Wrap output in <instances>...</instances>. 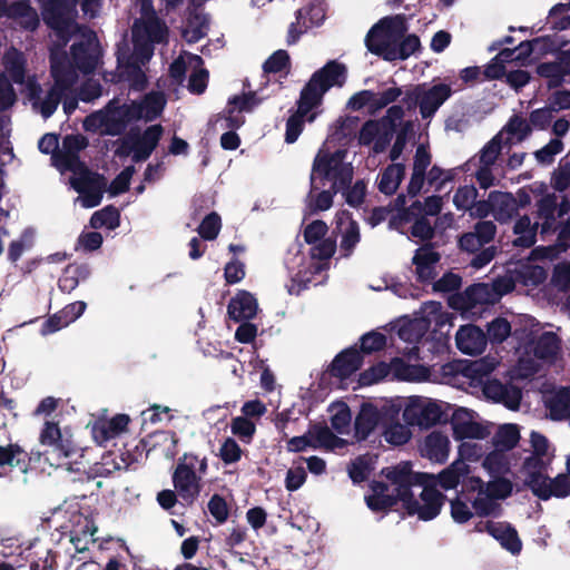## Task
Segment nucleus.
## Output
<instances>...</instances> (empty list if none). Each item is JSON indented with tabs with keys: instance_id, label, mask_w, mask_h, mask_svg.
<instances>
[{
	"instance_id": "obj_1",
	"label": "nucleus",
	"mask_w": 570,
	"mask_h": 570,
	"mask_svg": "<svg viewBox=\"0 0 570 570\" xmlns=\"http://www.w3.org/2000/svg\"><path fill=\"white\" fill-rule=\"evenodd\" d=\"M345 65L330 60L316 70L299 92L297 109L286 120L285 142L294 144L302 134L305 121L313 122L316 118L313 109L320 107L324 95L334 86L342 87L346 81Z\"/></svg>"
},
{
	"instance_id": "obj_2",
	"label": "nucleus",
	"mask_w": 570,
	"mask_h": 570,
	"mask_svg": "<svg viewBox=\"0 0 570 570\" xmlns=\"http://www.w3.org/2000/svg\"><path fill=\"white\" fill-rule=\"evenodd\" d=\"M346 154L345 149L335 151L320 149L317 151L309 175L312 191L318 190L317 179L322 186L330 183V188L338 189V191L352 184L354 170L352 164L345 161Z\"/></svg>"
},
{
	"instance_id": "obj_3",
	"label": "nucleus",
	"mask_w": 570,
	"mask_h": 570,
	"mask_svg": "<svg viewBox=\"0 0 570 570\" xmlns=\"http://www.w3.org/2000/svg\"><path fill=\"white\" fill-rule=\"evenodd\" d=\"M207 469L206 456L200 459L194 453H184L178 459L173 473V484L187 504H193L199 495L202 475L206 474Z\"/></svg>"
},
{
	"instance_id": "obj_4",
	"label": "nucleus",
	"mask_w": 570,
	"mask_h": 570,
	"mask_svg": "<svg viewBox=\"0 0 570 570\" xmlns=\"http://www.w3.org/2000/svg\"><path fill=\"white\" fill-rule=\"evenodd\" d=\"M409 30L406 17L395 14L380 19L367 32L365 46L367 50L389 61L387 52L392 51L397 39Z\"/></svg>"
},
{
	"instance_id": "obj_5",
	"label": "nucleus",
	"mask_w": 570,
	"mask_h": 570,
	"mask_svg": "<svg viewBox=\"0 0 570 570\" xmlns=\"http://www.w3.org/2000/svg\"><path fill=\"white\" fill-rule=\"evenodd\" d=\"M41 14L46 26L67 43L72 36L76 23V6L78 0H40Z\"/></svg>"
},
{
	"instance_id": "obj_6",
	"label": "nucleus",
	"mask_w": 570,
	"mask_h": 570,
	"mask_svg": "<svg viewBox=\"0 0 570 570\" xmlns=\"http://www.w3.org/2000/svg\"><path fill=\"white\" fill-rule=\"evenodd\" d=\"M70 171L75 175L70 180L71 187L81 196L82 206L94 208L100 205L107 188L105 176L90 170L86 164Z\"/></svg>"
},
{
	"instance_id": "obj_7",
	"label": "nucleus",
	"mask_w": 570,
	"mask_h": 570,
	"mask_svg": "<svg viewBox=\"0 0 570 570\" xmlns=\"http://www.w3.org/2000/svg\"><path fill=\"white\" fill-rule=\"evenodd\" d=\"M381 474L394 487V493L401 500L402 505L414 495L413 487L424 485L432 478V475L424 472H414L410 461L384 468Z\"/></svg>"
},
{
	"instance_id": "obj_8",
	"label": "nucleus",
	"mask_w": 570,
	"mask_h": 570,
	"mask_svg": "<svg viewBox=\"0 0 570 570\" xmlns=\"http://www.w3.org/2000/svg\"><path fill=\"white\" fill-rule=\"evenodd\" d=\"M40 443L50 448L47 453L56 455L58 460L66 459L69 464H80L77 456L85 458L87 449L78 448L69 438L65 436L56 422L47 421L40 433Z\"/></svg>"
},
{
	"instance_id": "obj_9",
	"label": "nucleus",
	"mask_w": 570,
	"mask_h": 570,
	"mask_svg": "<svg viewBox=\"0 0 570 570\" xmlns=\"http://www.w3.org/2000/svg\"><path fill=\"white\" fill-rule=\"evenodd\" d=\"M570 213V199L567 196L558 202L556 194H547L537 202V218L540 220L541 236L552 235L557 232V219Z\"/></svg>"
},
{
	"instance_id": "obj_10",
	"label": "nucleus",
	"mask_w": 570,
	"mask_h": 570,
	"mask_svg": "<svg viewBox=\"0 0 570 570\" xmlns=\"http://www.w3.org/2000/svg\"><path fill=\"white\" fill-rule=\"evenodd\" d=\"M420 499L422 503L413 495L403 504L409 515H417L420 520L430 521L435 519L444 504L446 497L434 487L422 485Z\"/></svg>"
},
{
	"instance_id": "obj_11",
	"label": "nucleus",
	"mask_w": 570,
	"mask_h": 570,
	"mask_svg": "<svg viewBox=\"0 0 570 570\" xmlns=\"http://www.w3.org/2000/svg\"><path fill=\"white\" fill-rule=\"evenodd\" d=\"M51 75L55 82L40 104V114L45 119L50 118L55 114L65 92L71 87L75 79L72 71L65 66L53 65L51 67Z\"/></svg>"
},
{
	"instance_id": "obj_12",
	"label": "nucleus",
	"mask_w": 570,
	"mask_h": 570,
	"mask_svg": "<svg viewBox=\"0 0 570 570\" xmlns=\"http://www.w3.org/2000/svg\"><path fill=\"white\" fill-rule=\"evenodd\" d=\"M136 109L132 108L131 102L120 104L117 98L109 100L101 109L105 124L104 135L119 136L124 134L130 122L137 121V114L134 112L137 111Z\"/></svg>"
},
{
	"instance_id": "obj_13",
	"label": "nucleus",
	"mask_w": 570,
	"mask_h": 570,
	"mask_svg": "<svg viewBox=\"0 0 570 570\" xmlns=\"http://www.w3.org/2000/svg\"><path fill=\"white\" fill-rule=\"evenodd\" d=\"M441 261V254L433 250V245L426 243L417 248L412 257V264L415 266V278L420 284L432 283L438 273L436 265Z\"/></svg>"
},
{
	"instance_id": "obj_14",
	"label": "nucleus",
	"mask_w": 570,
	"mask_h": 570,
	"mask_svg": "<svg viewBox=\"0 0 570 570\" xmlns=\"http://www.w3.org/2000/svg\"><path fill=\"white\" fill-rule=\"evenodd\" d=\"M412 414L411 424H416L423 429H430L436 424L445 423L448 414L442 410L436 401H420L405 411V415Z\"/></svg>"
},
{
	"instance_id": "obj_15",
	"label": "nucleus",
	"mask_w": 570,
	"mask_h": 570,
	"mask_svg": "<svg viewBox=\"0 0 570 570\" xmlns=\"http://www.w3.org/2000/svg\"><path fill=\"white\" fill-rule=\"evenodd\" d=\"M87 146L88 139L85 136L67 135L62 140V150L53 155V160L67 170L85 165L79 157V153Z\"/></svg>"
},
{
	"instance_id": "obj_16",
	"label": "nucleus",
	"mask_w": 570,
	"mask_h": 570,
	"mask_svg": "<svg viewBox=\"0 0 570 570\" xmlns=\"http://www.w3.org/2000/svg\"><path fill=\"white\" fill-rule=\"evenodd\" d=\"M459 351L466 355H479L487 347V335L483 330L474 324L461 326L455 335Z\"/></svg>"
},
{
	"instance_id": "obj_17",
	"label": "nucleus",
	"mask_w": 570,
	"mask_h": 570,
	"mask_svg": "<svg viewBox=\"0 0 570 570\" xmlns=\"http://www.w3.org/2000/svg\"><path fill=\"white\" fill-rule=\"evenodd\" d=\"M363 364V356L355 347H348L340 352L332 361L328 373L331 376L345 380L357 372Z\"/></svg>"
},
{
	"instance_id": "obj_18",
	"label": "nucleus",
	"mask_w": 570,
	"mask_h": 570,
	"mask_svg": "<svg viewBox=\"0 0 570 570\" xmlns=\"http://www.w3.org/2000/svg\"><path fill=\"white\" fill-rule=\"evenodd\" d=\"M452 94L451 86L446 83L433 85L429 89L421 85V117L432 118Z\"/></svg>"
},
{
	"instance_id": "obj_19",
	"label": "nucleus",
	"mask_w": 570,
	"mask_h": 570,
	"mask_svg": "<svg viewBox=\"0 0 570 570\" xmlns=\"http://www.w3.org/2000/svg\"><path fill=\"white\" fill-rule=\"evenodd\" d=\"M553 454L550 458L531 453L521 465L520 471L525 475L524 485L533 492L541 482L546 481L548 469L552 463Z\"/></svg>"
},
{
	"instance_id": "obj_20",
	"label": "nucleus",
	"mask_w": 570,
	"mask_h": 570,
	"mask_svg": "<svg viewBox=\"0 0 570 570\" xmlns=\"http://www.w3.org/2000/svg\"><path fill=\"white\" fill-rule=\"evenodd\" d=\"M163 132V126L157 124L147 127L141 135L134 134L135 155H132V161L141 163L147 160L157 148Z\"/></svg>"
},
{
	"instance_id": "obj_21",
	"label": "nucleus",
	"mask_w": 570,
	"mask_h": 570,
	"mask_svg": "<svg viewBox=\"0 0 570 570\" xmlns=\"http://www.w3.org/2000/svg\"><path fill=\"white\" fill-rule=\"evenodd\" d=\"M370 490L371 493L365 495V502L373 512H387L401 502L394 492L389 493L390 485L383 481L373 480Z\"/></svg>"
},
{
	"instance_id": "obj_22",
	"label": "nucleus",
	"mask_w": 570,
	"mask_h": 570,
	"mask_svg": "<svg viewBox=\"0 0 570 570\" xmlns=\"http://www.w3.org/2000/svg\"><path fill=\"white\" fill-rule=\"evenodd\" d=\"M257 299L247 291H239L228 303L227 314L235 322L249 321L256 316Z\"/></svg>"
},
{
	"instance_id": "obj_23",
	"label": "nucleus",
	"mask_w": 570,
	"mask_h": 570,
	"mask_svg": "<svg viewBox=\"0 0 570 570\" xmlns=\"http://www.w3.org/2000/svg\"><path fill=\"white\" fill-rule=\"evenodd\" d=\"M129 422L127 414H116L110 420L96 422L92 426V438L97 444L104 445L125 432Z\"/></svg>"
},
{
	"instance_id": "obj_24",
	"label": "nucleus",
	"mask_w": 570,
	"mask_h": 570,
	"mask_svg": "<svg viewBox=\"0 0 570 570\" xmlns=\"http://www.w3.org/2000/svg\"><path fill=\"white\" fill-rule=\"evenodd\" d=\"M383 413L372 403H363L354 421V433L358 441L366 440L375 430Z\"/></svg>"
},
{
	"instance_id": "obj_25",
	"label": "nucleus",
	"mask_w": 570,
	"mask_h": 570,
	"mask_svg": "<svg viewBox=\"0 0 570 570\" xmlns=\"http://www.w3.org/2000/svg\"><path fill=\"white\" fill-rule=\"evenodd\" d=\"M532 493L543 501L552 497L559 499L568 498L570 495V478L566 473H559L556 478L547 475L546 481L533 489Z\"/></svg>"
},
{
	"instance_id": "obj_26",
	"label": "nucleus",
	"mask_w": 570,
	"mask_h": 570,
	"mask_svg": "<svg viewBox=\"0 0 570 570\" xmlns=\"http://www.w3.org/2000/svg\"><path fill=\"white\" fill-rule=\"evenodd\" d=\"M132 108H137V111H134L136 115V120L144 119L146 121H153L157 119L165 106L166 99L163 92L151 91L140 100V101H131Z\"/></svg>"
},
{
	"instance_id": "obj_27",
	"label": "nucleus",
	"mask_w": 570,
	"mask_h": 570,
	"mask_svg": "<svg viewBox=\"0 0 570 570\" xmlns=\"http://www.w3.org/2000/svg\"><path fill=\"white\" fill-rule=\"evenodd\" d=\"M91 274L90 266L86 263H72L67 265L58 279V287L62 293L70 294L81 282L89 278Z\"/></svg>"
},
{
	"instance_id": "obj_28",
	"label": "nucleus",
	"mask_w": 570,
	"mask_h": 570,
	"mask_svg": "<svg viewBox=\"0 0 570 570\" xmlns=\"http://www.w3.org/2000/svg\"><path fill=\"white\" fill-rule=\"evenodd\" d=\"M490 535L494 538L500 543V546L511 554H519L522 550V542L518 531L509 522H495L494 528L490 531Z\"/></svg>"
},
{
	"instance_id": "obj_29",
	"label": "nucleus",
	"mask_w": 570,
	"mask_h": 570,
	"mask_svg": "<svg viewBox=\"0 0 570 570\" xmlns=\"http://www.w3.org/2000/svg\"><path fill=\"white\" fill-rule=\"evenodd\" d=\"M30 461L29 453L18 443H10L6 446L0 444V466L8 465L18 469L22 473H27ZM0 476H2L1 473Z\"/></svg>"
},
{
	"instance_id": "obj_30",
	"label": "nucleus",
	"mask_w": 570,
	"mask_h": 570,
	"mask_svg": "<svg viewBox=\"0 0 570 570\" xmlns=\"http://www.w3.org/2000/svg\"><path fill=\"white\" fill-rule=\"evenodd\" d=\"M70 56L75 67L82 73H91L97 68L98 57L91 52L90 41L72 43Z\"/></svg>"
},
{
	"instance_id": "obj_31",
	"label": "nucleus",
	"mask_w": 570,
	"mask_h": 570,
	"mask_svg": "<svg viewBox=\"0 0 570 570\" xmlns=\"http://www.w3.org/2000/svg\"><path fill=\"white\" fill-rule=\"evenodd\" d=\"M4 17L10 19H22L21 26L26 30L35 31L39 26L38 13L27 0L13 1L10 4L7 3Z\"/></svg>"
},
{
	"instance_id": "obj_32",
	"label": "nucleus",
	"mask_w": 570,
	"mask_h": 570,
	"mask_svg": "<svg viewBox=\"0 0 570 570\" xmlns=\"http://www.w3.org/2000/svg\"><path fill=\"white\" fill-rule=\"evenodd\" d=\"M450 441L441 432H432L425 438V455L438 463H444L449 456Z\"/></svg>"
},
{
	"instance_id": "obj_33",
	"label": "nucleus",
	"mask_w": 570,
	"mask_h": 570,
	"mask_svg": "<svg viewBox=\"0 0 570 570\" xmlns=\"http://www.w3.org/2000/svg\"><path fill=\"white\" fill-rule=\"evenodd\" d=\"M405 175V166L403 164H391L380 174L377 188L387 196L393 195Z\"/></svg>"
},
{
	"instance_id": "obj_34",
	"label": "nucleus",
	"mask_w": 570,
	"mask_h": 570,
	"mask_svg": "<svg viewBox=\"0 0 570 570\" xmlns=\"http://www.w3.org/2000/svg\"><path fill=\"white\" fill-rule=\"evenodd\" d=\"M494 218L500 223L510 220L518 210L517 199L511 193L492 191Z\"/></svg>"
},
{
	"instance_id": "obj_35",
	"label": "nucleus",
	"mask_w": 570,
	"mask_h": 570,
	"mask_svg": "<svg viewBox=\"0 0 570 570\" xmlns=\"http://www.w3.org/2000/svg\"><path fill=\"white\" fill-rule=\"evenodd\" d=\"M470 472V466L462 460H455L438 475V481L444 490H452L458 487L461 479Z\"/></svg>"
},
{
	"instance_id": "obj_36",
	"label": "nucleus",
	"mask_w": 570,
	"mask_h": 570,
	"mask_svg": "<svg viewBox=\"0 0 570 570\" xmlns=\"http://www.w3.org/2000/svg\"><path fill=\"white\" fill-rule=\"evenodd\" d=\"M560 350V338L553 332H543L534 343L533 354L542 361L553 360Z\"/></svg>"
},
{
	"instance_id": "obj_37",
	"label": "nucleus",
	"mask_w": 570,
	"mask_h": 570,
	"mask_svg": "<svg viewBox=\"0 0 570 570\" xmlns=\"http://www.w3.org/2000/svg\"><path fill=\"white\" fill-rule=\"evenodd\" d=\"M421 41L420 38L414 35H404L402 38L397 39L392 51L387 52L389 61L395 60H406L412 55L421 50Z\"/></svg>"
},
{
	"instance_id": "obj_38",
	"label": "nucleus",
	"mask_w": 570,
	"mask_h": 570,
	"mask_svg": "<svg viewBox=\"0 0 570 570\" xmlns=\"http://www.w3.org/2000/svg\"><path fill=\"white\" fill-rule=\"evenodd\" d=\"M338 193V189L330 187L327 189L312 191V185H309L306 207L311 214L328 210L333 206V199Z\"/></svg>"
},
{
	"instance_id": "obj_39",
	"label": "nucleus",
	"mask_w": 570,
	"mask_h": 570,
	"mask_svg": "<svg viewBox=\"0 0 570 570\" xmlns=\"http://www.w3.org/2000/svg\"><path fill=\"white\" fill-rule=\"evenodd\" d=\"M540 226V220L535 223V226L531 225L529 216L524 215L520 217L513 227V232L518 237L513 239L515 247L530 248L535 243V230Z\"/></svg>"
},
{
	"instance_id": "obj_40",
	"label": "nucleus",
	"mask_w": 570,
	"mask_h": 570,
	"mask_svg": "<svg viewBox=\"0 0 570 570\" xmlns=\"http://www.w3.org/2000/svg\"><path fill=\"white\" fill-rule=\"evenodd\" d=\"M520 440V431L517 424L507 423L501 425L492 438L494 449L508 452L512 450Z\"/></svg>"
},
{
	"instance_id": "obj_41",
	"label": "nucleus",
	"mask_w": 570,
	"mask_h": 570,
	"mask_svg": "<svg viewBox=\"0 0 570 570\" xmlns=\"http://www.w3.org/2000/svg\"><path fill=\"white\" fill-rule=\"evenodd\" d=\"M453 428V436L456 440H464V439H479L482 440L487 438L489 434V431L485 426L482 424L474 422V421H463L460 422L454 416V420L452 422Z\"/></svg>"
},
{
	"instance_id": "obj_42",
	"label": "nucleus",
	"mask_w": 570,
	"mask_h": 570,
	"mask_svg": "<svg viewBox=\"0 0 570 570\" xmlns=\"http://www.w3.org/2000/svg\"><path fill=\"white\" fill-rule=\"evenodd\" d=\"M373 470V459L370 454L356 456L347 466L348 476L354 484L366 481Z\"/></svg>"
},
{
	"instance_id": "obj_43",
	"label": "nucleus",
	"mask_w": 570,
	"mask_h": 570,
	"mask_svg": "<svg viewBox=\"0 0 570 570\" xmlns=\"http://www.w3.org/2000/svg\"><path fill=\"white\" fill-rule=\"evenodd\" d=\"M142 29L150 43L167 42L168 28L155 12L146 17L142 22Z\"/></svg>"
},
{
	"instance_id": "obj_44",
	"label": "nucleus",
	"mask_w": 570,
	"mask_h": 570,
	"mask_svg": "<svg viewBox=\"0 0 570 570\" xmlns=\"http://www.w3.org/2000/svg\"><path fill=\"white\" fill-rule=\"evenodd\" d=\"M120 213L114 205H108L100 210L95 212L90 217V226L95 229L106 227L115 229L119 226Z\"/></svg>"
},
{
	"instance_id": "obj_45",
	"label": "nucleus",
	"mask_w": 570,
	"mask_h": 570,
	"mask_svg": "<svg viewBox=\"0 0 570 570\" xmlns=\"http://www.w3.org/2000/svg\"><path fill=\"white\" fill-rule=\"evenodd\" d=\"M482 465L492 478L503 476L510 471V462L505 452L498 449L485 455Z\"/></svg>"
},
{
	"instance_id": "obj_46",
	"label": "nucleus",
	"mask_w": 570,
	"mask_h": 570,
	"mask_svg": "<svg viewBox=\"0 0 570 570\" xmlns=\"http://www.w3.org/2000/svg\"><path fill=\"white\" fill-rule=\"evenodd\" d=\"M552 420H563L570 416V387L562 389L547 404Z\"/></svg>"
},
{
	"instance_id": "obj_47",
	"label": "nucleus",
	"mask_w": 570,
	"mask_h": 570,
	"mask_svg": "<svg viewBox=\"0 0 570 570\" xmlns=\"http://www.w3.org/2000/svg\"><path fill=\"white\" fill-rule=\"evenodd\" d=\"M6 72L9 79L18 85H22L26 79V59L22 53L14 51L12 56L6 55L3 58Z\"/></svg>"
},
{
	"instance_id": "obj_48",
	"label": "nucleus",
	"mask_w": 570,
	"mask_h": 570,
	"mask_svg": "<svg viewBox=\"0 0 570 570\" xmlns=\"http://www.w3.org/2000/svg\"><path fill=\"white\" fill-rule=\"evenodd\" d=\"M404 108L401 105H393L387 108L386 114L381 118L380 125L384 130L385 144H390L394 132L404 117Z\"/></svg>"
},
{
	"instance_id": "obj_49",
	"label": "nucleus",
	"mask_w": 570,
	"mask_h": 570,
	"mask_svg": "<svg viewBox=\"0 0 570 570\" xmlns=\"http://www.w3.org/2000/svg\"><path fill=\"white\" fill-rule=\"evenodd\" d=\"M535 72L541 78L547 79V87L549 89H557L564 82V75L561 72L560 67L556 61H546L537 66Z\"/></svg>"
},
{
	"instance_id": "obj_50",
	"label": "nucleus",
	"mask_w": 570,
	"mask_h": 570,
	"mask_svg": "<svg viewBox=\"0 0 570 570\" xmlns=\"http://www.w3.org/2000/svg\"><path fill=\"white\" fill-rule=\"evenodd\" d=\"M487 342L501 344L511 335L510 322L501 316L495 317L487 324Z\"/></svg>"
},
{
	"instance_id": "obj_51",
	"label": "nucleus",
	"mask_w": 570,
	"mask_h": 570,
	"mask_svg": "<svg viewBox=\"0 0 570 570\" xmlns=\"http://www.w3.org/2000/svg\"><path fill=\"white\" fill-rule=\"evenodd\" d=\"M291 69V57L284 49H278L273 52L263 63L265 73H278L285 71L286 75Z\"/></svg>"
},
{
	"instance_id": "obj_52",
	"label": "nucleus",
	"mask_w": 570,
	"mask_h": 570,
	"mask_svg": "<svg viewBox=\"0 0 570 570\" xmlns=\"http://www.w3.org/2000/svg\"><path fill=\"white\" fill-rule=\"evenodd\" d=\"M472 508L475 514L481 518L499 517L502 512L501 505L493 498L489 497L488 493L482 495L478 493V497L472 501Z\"/></svg>"
},
{
	"instance_id": "obj_53",
	"label": "nucleus",
	"mask_w": 570,
	"mask_h": 570,
	"mask_svg": "<svg viewBox=\"0 0 570 570\" xmlns=\"http://www.w3.org/2000/svg\"><path fill=\"white\" fill-rule=\"evenodd\" d=\"M513 483L503 476H493L485 485L484 492L497 500H504L512 494Z\"/></svg>"
},
{
	"instance_id": "obj_54",
	"label": "nucleus",
	"mask_w": 570,
	"mask_h": 570,
	"mask_svg": "<svg viewBox=\"0 0 570 570\" xmlns=\"http://www.w3.org/2000/svg\"><path fill=\"white\" fill-rule=\"evenodd\" d=\"M222 228V218L216 212L206 215L200 222L197 232L205 240H214L218 236Z\"/></svg>"
},
{
	"instance_id": "obj_55",
	"label": "nucleus",
	"mask_w": 570,
	"mask_h": 570,
	"mask_svg": "<svg viewBox=\"0 0 570 570\" xmlns=\"http://www.w3.org/2000/svg\"><path fill=\"white\" fill-rule=\"evenodd\" d=\"M391 372V367L385 362H379L360 374L361 385L368 386L384 380Z\"/></svg>"
},
{
	"instance_id": "obj_56",
	"label": "nucleus",
	"mask_w": 570,
	"mask_h": 570,
	"mask_svg": "<svg viewBox=\"0 0 570 570\" xmlns=\"http://www.w3.org/2000/svg\"><path fill=\"white\" fill-rule=\"evenodd\" d=\"M230 430L243 442L249 443L256 432V425L250 419L236 416L232 419Z\"/></svg>"
},
{
	"instance_id": "obj_57",
	"label": "nucleus",
	"mask_w": 570,
	"mask_h": 570,
	"mask_svg": "<svg viewBox=\"0 0 570 570\" xmlns=\"http://www.w3.org/2000/svg\"><path fill=\"white\" fill-rule=\"evenodd\" d=\"M341 193L348 206L357 208L364 203L366 196V183L363 179H358L353 185L351 184L348 187L343 188Z\"/></svg>"
},
{
	"instance_id": "obj_58",
	"label": "nucleus",
	"mask_w": 570,
	"mask_h": 570,
	"mask_svg": "<svg viewBox=\"0 0 570 570\" xmlns=\"http://www.w3.org/2000/svg\"><path fill=\"white\" fill-rule=\"evenodd\" d=\"M478 197V189L473 185L460 186L454 196L453 204L459 210H470Z\"/></svg>"
},
{
	"instance_id": "obj_59",
	"label": "nucleus",
	"mask_w": 570,
	"mask_h": 570,
	"mask_svg": "<svg viewBox=\"0 0 570 570\" xmlns=\"http://www.w3.org/2000/svg\"><path fill=\"white\" fill-rule=\"evenodd\" d=\"M132 165L125 167L109 184L107 190L110 196H118L129 190L130 179L135 174Z\"/></svg>"
},
{
	"instance_id": "obj_60",
	"label": "nucleus",
	"mask_w": 570,
	"mask_h": 570,
	"mask_svg": "<svg viewBox=\"0 0 570 570\" xmlns=\"http://www.w3.org/2000/svg\"><path fill=\"white\" fill-rule=\"evenodd\" d=\"M361 348L358 350L364 354H372L382 351L386 346V336L380 332H368L361 338Z\"/></svg>"
},
{
	"instance_id": "obj_61",
	"label": "nucleus",
	"mask_w": 570,
	"mask_h": 570,
	"mask_svg": "<svg viewBox=\"0 0 570 570\" xmlns=\"http://www.w3.org/2000/svg\"><path fill=\"white\" fill-rule=\"evenodd\" d=\"M357 126H358L357 117L347 116L345 118H340L337 120L335 130L332 135L333 139L341 142L343 140L351 138L352 136L355 135Z\"/></svg>"
},
{
	"instance_id": "obj_62",
	"label": "nucleus",
	"mask_w": 570,
	"mask_h": 570,
	"mask_svg": "<svg viewBox=\"0 0 570 570\" xmlns=\"http://www.w3.org/2000/svg\"><path fill=\"white\" fill-rule=\"evenodd\" d=\"M563 150V142L559 138L551 139L546 146L534 153L539 164L550 165L554 161L556 155Z\"/></svg>"
},
{
	"instance_id": "obj_63",
	"label": "nucleus",
	"mask_w": 570,
	"mask_h": 570,
	"mask_svg": "<svg viewBox=\"0 0 570 570\" xmlns=\"http://www.w3.org/2000/svg\"><path fill=\"white\" fill-rule=\"evenodd\" d=\"M551 284L560 292L570 291V263H558L553 267Z\"/></svg>"
},
{
	"instance_id": "obj_64",
	"label": "nucleus",
	"mask_w": 570,
	"mask_h": 570,
	"mask_svg": "<svg viewBox=\"0 0 570 570\" xmlns=\"http://www.w3.org/2000/svg\"><path fill=\"white\" fill-rule=\"evenodd\" d=\"M552 187L558 191H564L570 187V161L561 159L558 169L552 175Z\"/></svg>"
}]
</instances>
